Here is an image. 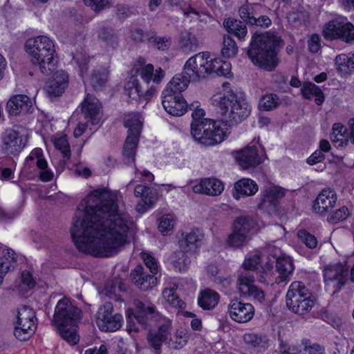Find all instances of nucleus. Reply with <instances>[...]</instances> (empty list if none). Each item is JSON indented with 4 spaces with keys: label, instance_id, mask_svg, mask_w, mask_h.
Segmentation results:
<instances>
[{
    "label": "nucleus",
    "instance_id": "obj_1",
    "mask_svg": "<svg viewBox=\"0 0 354 354\" xmlns=\"http://www.w3.org/2000/svg\"><path fill=\"white\" fill-rule=\"evenodd\" d=\"M129 216L105 189L93 190L77 207L71 234L77 248L95 257H109L127 242Z\"/></svg>",
    "mask_w": 354,
    "mask_h": 354
},
{
    "label": "nucleus",
    "instance_id": "obj_2",
    "mask_svg": "<svg viewBox=\"0 0 354 354\" xmlns=\"http://www.w3.org/2000/svg\"><path fill=\"white\" fill-rule=\"evenodd\" d=\"M213 105L218 106L224 116V126L233 127L247 119L251 113V106L246 102L243 93L240 95L229 90L226 93H218L211 97Z\"/></svg>",
    "mask_w": 354,
    "mask_h": 354
},
{
    "label": "nucleus",
    "instance_id": "obj_3",
    "mask_svg": "<svg viewBox=\"0 0 354 354\" xmlns=\"http://www.w3.org/2000/svg\"><path fill=\"white\" fill-rule=\"evenodd\" d=\"M81 309L73 306L67 297L59 300L55 308L52 322L62 337L71 345L79 342L76 332L81 320Z\"/></svg>",
    "mask_w": 354,
    "mask_h": 354
},
{
    "label": "nucleus",
    "instance_id": "obj_4",
    "mask_svg": "<svg viewBox=\"0 0 354 354\" xmlns=\"http://www.w3.org/2000/svg\"><path fill=\"white\" fill-rule=\"evenodd\" d=\"M279 43V39L274 35L256 32L250 42L248 57L255 65L272 71L277 64L276 48Z\"/></svg>",
    "mask_w": 354,
    "mask_h": 354
},
{
    "label": "nucleus",
    "instance_id": "obj_5",
    "mask_svg": "<svg viewBox=\"0 0 354 354\" xmlns=\"http://www.w3.org/2000/svg\"><path fill=\"white\" fill-rule=\"evenodd\" d=\"M24 49L31 62L37 65L41 73L49 74L55 66V41L46 35H39L27 39Z\"/></svg>",
    "mask_w": 354,
    "mask_h": 354
},
{
    "label": "nucleus",
    "instance_id": "obj_6",
    "mask_svg": "<svg viewBox=\"0 0 354 354\" xmlns=\"http://www.w3.org/2000/svg\"><path fill=\"white\" fill-rule=\"evenodd\" d=\"M205 111L194 110L192 113L191 133L194 139L205 146H212L223 142L227 136L226 131L221 126V122L204 118Z\"/></svg>",
    "mask_w": 354,
    "mask_h": 354
},
{
    "label": "nucleus",
    "instance_id": "obj_7",
    "mask_svg": "<svg viewBox=\"0 0 354 354\" xmlns=\"http://www.w3.org/2000/svg\"><path fill=\"white\" fill-rule=\"evenodd\" d=\"M232 65L227 61L214 57L209 52H202L191 57L185 64L186 72H192L194 77L203 79L207 75L216 74L229 77Z\"/></svg>",
    "mask_w": 354,
    "mask_h": 354
},
{
    "label": "nucleus",
    "instance_id": "obj_8",
    "mask_svg": "<svg viewBox=\"0 0 354 354\" xmlns=\"http://www.w3.org/2000/svg\"><path fill=\"white\" fill-rule=\"evenodd\" d=\"M124 126L128 129L122 155L124 163L135 162V155L143 127V118L138 113H129L124 116Z\"/></svg>",
    "mask_w": 354,
    "mask_h": 354
},
{
    "label": "nucleus",
    "instance_id": "obj_9",
    "mask_svg": "<svg viewBox=\"0 0 354 354\" xmlns=\"http://www.w3.org/2000/svg\"><path fill=\"white\" fill-rule=\"evenodd\" d=\"M256 225L255 221L249 216L236 218L233 222L232 232L227 238L228 245L234 248L245 246L252 239Z\"/></svg>",
    "mask_w": 354,
    "mask_h": 354
},
{
    "label": "nucleus",
    "instance_id": "obj_10",
    "mask_svg": "<svg viewBox=\"0 0 354 354\" xmlns=\"http://www.w3.org/2000/svg\"><path fill=\"white\" fill-rule=\"evenodd\" d=\"M135 310L129 309L127 316V330L131 333H138L139 328L136 326L133 319L144 330L148 327V322L153 318L156 319L158 313L153 305H146L145 303L137 301L135 302Z\"/></svg>",
    "mask_w": 354,
    "mask_h": 354
},
{
    "label": "nucleus",
    "instance_id": "obj_11",
    "mask_svg": "<svg viewBox=\"0 0 354 354\" xmlns=\"http://www.w3.org/2000/svg\"><path fill=\"white\" fill-rule=\"evenodd\" d=\"M322 35L326 40L351 43L354 41V26L346 18L333 19L324 26Z\"/></svg>",
    "mask_w": 354,
    "mask_h": 354
},
{
    "label": "nucleus",
    "instance_id": "obj_12",
    "mask_svg": "<svg viewBox=\"0 0 354 354\" xmlns=\"http://www.w3.org/2000/svg\"><path fill=\"white\" fill-rule=\"evenodd\" d=\"M183 90H163L162 104L165 110L174 116H181L187 112V103L184 99Z\"/></svg>",
    "mask_w": 354,
    "mask_h": 354
},
{
    "label": "nucleus",
    "instance_id": "obj_13",
    "mask_svg": "<svg viewBox=\"0 0 354 354\" xmlns=\"http://www.w3.org/2000/svg\"><path fill=\"white\" fill-rule=\"evenodd\" d=\"M1 151L6 154H17L25 147L26 139L14 129H8L2 134Z\"/></svg>",
    "mask_w": 354,
    "mask_h": 354
},
{
    "label": "nucleus",
    "instance_id": "obj_14",
    "mask_svg": "<svg viewBox=\"0 0 354 354\" xmlns=\"http://www.w3.org/2000/svg\"><path fill=\"white\" fill-rule=\"evenodd\" d=\"M348 272V268L342 263L330 266L324 271L326 285L339 290L347 280Z\"/></svg>",
    "mask_w": 354,
    "mask_h": 354
},
{
    "label": "nucleus",
    "instance_id": "obj_15",
    "mask_svg": "<svg viewBox=\"0 0 354 354\" xmlns=\"http://www.w3.org/2000/svg\"><path fill=\"white\" fill-rule=\"evenodd\" d=\"M171 323L167 320L161 324L157 330H150L148 332L147 339L149 345L156 350V354H160V351L163 342L167 344L169 337L171 336Z\"/></svg>",
    "mask_w": 354,
    "mask_h": 354
},
{
    "label": "nucleus",
    "instance_id": "obj_16",
    "mask_svg": "<svg viewBox=\"0 0 354 354\" xmlns=\"http://www.w3.org/2000/svg\"><path fill=\"white\" fill-rule=\"evenodd\" d=\"M229 314L233 320L240 323H246L254 317V308L251 304L243 303L237 299H234L231 301L229 306Z\"/></svg>",
    "mask_w": 354,
    "mask_h": 354
},
{
    "label": "nucleus",
    "instance_id": "obj_17",
    "mask_svg": "<svg viewBox=\"0 0 354 354\" xmlns=\"http://www.w3.org/2000/svg\"><path fill=\"white\" fill-rule=\"evenodd\" d=\"M81 111L84 118L93 125L97 124L101 118V104L98 99L88 94L81 104Z\"/></svg>",
    "mask_w": 354,
    "mask_h": 354
},
{
    "label": "nucleus",
    "instance_id": "obj_18",
    "mask_svg": "<svg viewBox=\"0 0 354 354\" xmlns=\"http://www.w3.org/2000/svg\"><path fill=\"white\" fill-rule=\"evenodd\" d=\"M32 109V101L26 95H14L6 104V110L12 116L31 113Z\"/></svg>",
    "mask_w": 354,
    "mask_h": 354
},
{
    "label": "nucleus",
    "instance_id": "obj_19",
    "mask_svg": "<svg viewBox=\"0 0 354 354\" xmlns=\"http://www.w3.org/2000/svg\"><path fill=\"white\" fill-rule=\"evenodd\" d=\"M130 279L134 285L139 289L147 291L157 283V278L149 274L141 265H138L131 270Z\"/></svg>",
    "mask_w": 354,
    "mask_h": 354
},
{
    "label": "nucleus",
    "instance_id": "obj_20",
    "mask_svg": "<svg viewBox=\"0 0 354 354\" xmlns=\"http://www.w3.org/2000/svg\"><path fill=\"white\" fill-rule=\"evenodd\" d=\"M133 71L138 73L141 79L146 83L153 82L159 84L165 76V72L161 68L154 69L151 64L139 62L133 67Z\"/></svg>",
    "mask_w": 354,
    "mask_h": 354
},
{
    "label": "nucleus",
    "instance_id": "obj_21",
    "mask_svg": "<svg viewBox=\"0 0 354 354\" xmlns=\"http://www.w3.org/2000/svg\"><path fill=\"white\" fill-rule=\"evenodd\" d=\"M136 197H142V202L137 205L136 210L141 214L145 213L148 209L152 207L158 200V194L155 190L150 187L138 185L134 189Z\"/></svg>",
    "mask_w": 354,
    "mask_h": 354
},
{
    "label": "nucleus",
    "instance_id": "obj_22",
    "mask_svg": "<svg viewBox=\"0 0 354 354\" xmlns=\"http://www.w3.org/2000/svg\"><path fill=\"white\" fill-rule=\"evenodd\" d=\"M336 201L335 192L331 189H324L317 196L313 209L315 213L324 215L335 206Z\"/></svg>",
    "mask_w": 354,
    "mask_h": 354
},
{
    "label": "nucleus",
    "instance_id": "obj_23",
    "mask_svg": "<svg viewBox=\"0 0 354 354\" xmlns=\"http://www.w3.org/2000/svg\"><path fill=\"white\" fill-rule=\"evenodd\" d=\"M239 164L244 169L255 167L261 163V159L255 146L246 147L237 153L236 156Z\"/></svg>",
    "mask_w": 354,
    "mask_h": 354
},
{
    "label": "nucleus",
    "instance_id": "obj_24",
    "mask_svg": "<svg viewBox=\"0 0 354 354\" xmlns=\"http://www.w3.org/2000/svg\"><path fill=\"white\" fill-rule=\"evenodd\" d=\"M284 195V189L277 186H270L265 190L263 198L259 207L261 209L270 207L271 209L277 211L279 201L282 198Z\"/></svg>",
    "mask_w": 354,
    "mask_h": 354
},
{
    "label": "nucleus",
    "instance_id": "obj_25",
    "mask_svg": "<svg viewBox=\"0 0 354 354\" xmlns=\"http://www.w3.org/2000/svg\"><path fill=\"white\" fill-rule=\"evenodd\" d=\"M222 182L216 178H205L193 187L195 193L204 194L209 196L220 195L223 191Z\"/></svg>",
    "mask_w": 354,
    "mask_h": 354
},
{
    "label": "nucleus",
    "instance_id": "obj_26",
    "mask_svg": "<svg viewBox=\"0 0 354 354\" xmlns=\"http://www.w3.org/2000/svg\"><path fill=\"white\" fill-rule=\"evenodd\" d=\"M166 3L174 9L180 10L185 20L189 21L201 20L202 13L186 2L185 0H166Z\"/></svg>",
    "mask_w": 354,
    "mask_h": 354
},
{
    "label": "nucleus",
    "instance_id": "obj_27",
    "mask_svg": "<svg viewBox=\"0 0 354 354\" xmlns=\"http://www.w3.org/2000/svg\"><path fill=\"white\" fill-rule=\"evenodd\" d=\"M201 80L199 77H194L192 72H186L185 66L183 71L175 75L167 84V88H187L189 85L194 86V83Z\"/></svg>",
    "mask_w": 354,
    "mask_h": 354
},
{
    "label": "nucleus",
    "instance_id": "obj_28",
    "mask_svg": "<svg viewBox=\"0 0 354 354\" xmlns=\"http://www.w3.org/2000/svg\"><path fill=\"white\" fill-rule=\"evenodd\" d=\"M276 270L279 273V275L276 278V283H280L286 281L294 270L292 260L290 257L281 255L280 253L278 256Z\"/></svg>",
    "mask_w": 354,
    "mask_h": 354
},
{
    "label": "nucleus",
    "instance_id": "obj_29",
    "mask_svg": "<svg viewBox=\"0 0 354 354\" xmlns=\"http://www.w3.org/2000/svg\"><path fill=\"white\" fill-rule=\"evenodd\" d=\"M234 189L233 196L236 199H239L241 196L254 195L258 191V185L250 178H242L234 184Z\"/></svg>",
    "mask_w": 354,
    "mask_h": 354
},
{
    "label": "nucleus",
    "instance_id": "obj_30",
    "mask_svg": "<svg viewBox=\"0 0 354 354\" xmlns=\"http://www.w3.org/2000/svg\"><path fill=\"white\" fill-rule=\"evenodd\" d=\"M203 237L199 230H192L179 241L180 248L187 252L195 251L201 246Z\"/></svg>",
    "mask_w": 354,
    "mask_h": 354
},
{
    "label": "nucleus",
    "instance_id": "obj_31",
    "mask_svg": "<svg viewBox=\"0 0 354 354\" xmlns=\"http://www.w3.org/2000/svg\"><path fill=\"white\" fill-rule=\"evenodd\" d=\"M36 321L21 319V324H18L17 321L14 328V335L16 338L20 341L28 340L36 329Z\"/></svg>",
    "mask_w": 354,
    "mask_h": 354
},
{
    "label": "nucleus",
    "instance_id": "obj_32",
    "mask_svg": "<svg viewBox=\"0 0 354 354\" xmlns=\"http://www.w3.org/2000/svg\"><path fill=\"white\" fill-rule=\"evenodd\" d=\"M337 70L343 76L354 72V52L338 55L335 58Z\"/></svg>",
    "mask_w": 354,
    "mask_h": 354
},
{
    "label": "nucleus",
    "instance_id": "obj_33",
    "mask_svg": "<svg viewBox=\"0 0 354 354\" xmlns=\"http://www.w3.org/2000/svg\"><path fill=\"white\" fill-rule=\"evenodd\" d=\"M330 140L337 148L343 147L348 142V133L346 128L341 123H335L333 125Z\"/></svg>",
    "mask_w": 354,
    "mask_h": 354
},
{
    "label": "nucleus",
    "instance_id": "obj_34",
    "mask_svg": "<svg viewBox=\"0 0 354 354\" xmlns=\"http://www.w3.org/2000/svg\"><path fill=\"white\" fill-rule=\"evenodd\" d=\"M218 294L210 289L201 291L198 298V305L204 310L213 309L218 304Z\"/></svg>",
    "mask_w": 354,
    "mask_h": 354
},
{
    "label": "nucleus",
    "instance_id": "obj_35",
    "mask_svg": "<svg viewBox=\"0 0 354 354\" xmlns=\"http://www.w3.org/2000/svg\"><path fill=\"white\" fill-rule=\"evenodd\" d=\"M169 261L174 268L180 272L186 271L191 262L187 252L181 249L171 254Z\"/></svg>",
    "mask_w": 354,
    "mask_h": 354
},
{
    "label": "nucleus",
    "instance_id": "obj_36",
    "mask_svg": "<svg viewBox=\"0 0 354 354\" xmlns=\"http://www.w3.org/2000/svg\"><path fill=\"white\" fill-rule=\"evenodd\" d=\"M223 24L229 32L240 39H243L247 35L246 26L239 20L230 18L225 20Z\"/></svg>",
    "mask_w": 354,
    "mask_h": 354
},
{
    "label": "nucleus",
    "instance_id": "obj_37",
    "mask_svg": "<svg viewBox=\"0 0 354 354\" xmlns=\"http://www.w3.org/2000/svg\"><path fill=\"white\" fill-rule=\"evenodd\" d=\"M179 44L184 50L190 52L196 49L198 41L193 33L189 30H185L180 33Z\"/></svg>",
    "mask_w": 354,
    "mask_h": 354
},
{
    "label": "nucleus",
    "instance_id": "obj_38",
    "mask_svg": "<svg viewBox=\"0 0 354 354\" xmlns=\"http://www.w3.org/2000/svg\"><path fill=\"white\" fill-rule=\"evenodd\" d=\"M265 252L267 254V261L264 266H262V269L265 272H267L273 269L274 265H277L278 256L280 254L281 250L273 245H268Z\"/></svg>",
    "mask_w": 354,
    "mask_h": 354
},
{
    "label": "nucleus",
    "instance_id": "obj_39",
    "mask_svg": "<svg viewBox=\"0 0 354 354\" xmlns=\"http://www.w3.org/2000/svg\"><path fill=\"white\" fill-rule=\"evenodd\" d=\"M244 342L254 348L265 349L268 346V339L265 335H257L254 333H246L243 335Z\"/></svg>",
    "mask_w": 354,
    "mask_h": 354
},
{
    "label": "nucleus",
    "instance_id": "obj_40",
    "mask_svg": "<svg viewBox=\"0 0 354 354\" xmlns=\"http://www.w3.org/2000/svg\"><path fill=\"white\" fill-rule=\"evenodd\" d=\"M122 317L120 314H115L106 321L99 324V328L103 331H115L122 326Z\"/></svg>",
    "mask_w": 354,
    "mask_h": 354
},
{
    "label": "nucleus",
    "instance_id": "obj_41",
    "mask_svg": "<svg viewBox=\"0 0 354 354\" xmlns=\"http://www.w3.org/2000/svg\"><path fill=\"white\" fill-rule=\"evenodd\" d=\"M239 292L243 297H252L254 299L259 302H262L265 299L263 291L254 284L250 286L244 284L240 288Z\"/></svg>",
    "mask_w": 354,
    "mask_h": 354
},
{
    "label": "nucleus",
    "instance_id": "obj_42",
    "mask_svg": "<svg viewBox=\"0 0 354 354\" xmlns=\"http://www.w3.org/2000/svg\"><path fill=\"white\" fill-rule=\"evenodd\" d=\"M109 72L107 70H103L102 72L95 71L91 77L84 79V81L88 85L93 87L102 86L108 80Z\"/></svg>",
    "mask_w": 354,
    "mask_h": 354
},
{
    "label": "nucleus",
    "instance_id": "obj_43",
    "mask_svg": "<svg viewBox=\"0 0 354 354\" xmlns=\"http://www.w3.org/2000/svg\"><path fill=\"white\" fill-rule=\"evenodd\" d=\"M310 307V296L308 297L297 298L295 304L291 308V310L297 314L304 317L306 315V319L308 318Z\"/></svg>",
    "mask_w": 354,
    "mask_h": 354
},
{
    "label": "nucleus",
    "instance_id": "obj_44",
    "mask_svg": "<svg viewBox=\"0 0 354 354\" xmlns=\"http://www.w3.org/2000/svg\"><path fill=\"white\" fill-rule=\"evenodd\" d=\"M238 47L234 40L230 36L223 37V47L221 53L223 57L230 58L236 55Z\"/></svg>",
    "mask_w": 354,
    "mask_h": 354
},
{
    "label": "nucleus",
    "instance_id": "obj_45",
    "mask_svg": "<svg viewBox=\"0 0 354 354\" xmlns=\"http://www.w3.org/2000/svg\"><path fill=\"white\" fill-rule=\"evenodd\" d=\"M280 103L279 97L275 94L263 95L259 100V106L261 109L270 111L277 108Z\"/></svg>",
    "mask_w": 354,
    "mask_h": 354
},
{
    "label": "nucleus",
    "instance_id": "obj_46",
    "mask_svg": "<svg viewBox=\"0 0 354 354\" xmlns=\"http://www.w3.org/2000/svg\"><path fill=\"white\" fill-rule=\"evenodd\" d=\"M257 6L246 4L239 9V15L241 18L246 23L253 24L256 22L257 13L255 8Z\"/></svg>",
    "mask_w": 354,
    "mask_h": 354
},
{
    "label": "nucleus",
    "instance_id": "obj_47",
    "mask_svg": "<svg viewBox=\"0 0 354 354\" xmlns=\"http://www.w3.org/2000/svg\"><path fill=\"white\" fill-rule=\"evenodd\" d=\"M68 74L64 71H57L54 73L52 80V87L64 88L68 86Z\"/></svg>",
    "mask_w": 354,
    "mask_h": 354
},
{
    "label": "nucleus",
    "instance_id": "obj_48",
    "mask_svg": "<svg viewBox=\"0 0 354 354\" xmlns=\"http://www.w3.org/2000/svg\"><path fill=\"white\" fill-rule=\"evenodd\" d=\"M254 273L257 274V271L243 268V270L239 276L237 281L239 291L240 288H242V286L244 284L247 285V286L253 285L255 279Z\"/></svg>",
    "mask_w": 354,
    "mask_h": 354
},
{
    "label": "nucleus",
    "instance_id": "obj_49",
    "mask_svg": "<svg viewBox=\"0 0 354 354\" xmlns=\"http://www.w3.org/2000/svg\"><path fill=\"white\" fill-rule=\"evenodd\" d=\"M113 304L110 302H107L100 307L96 314V322L97 326L103 321H106L109 317L113 315Z\"/></svg>",
    "mask_w": 354,
    "mask_h": 354
},
{
    "label": "nucleus",
    "instance_id": "obj_50",
    "mask_svg": "<svg viewBox=\"0 0 354 354\" xmlns=\"http://www.w3.org/2000/svg\"><path fill=\"white\" fill-rule=\"evenodd\" d=\"M54 145L55 148L59 150L64 158L70 159L71 150L68 140L64 136H61L54 140Z\"/></svg>",
    "mask_w": 354,
    "mask_h": 354
},
{
    "label": "nucleus",
    "instance_id": "obj_51",
    "mask_svg": "<svg viewBox=\"0 0 354 354\" xmlns=\"http://www.w3.org/2000/svg\"><path fill=\"white\" fill-rule=\"evenodd\" d=\"M349 214L348 209L342 206L328 217V221L331 223H337L346 219Z\"/></svg>",
    "mask_w": 354,
    "mask_h": 354
},
{
    "label": "nucleus",
    "instance_id": "obj_52",
    "mask_svg": "<svg viewBox=\"0 0 354 354\" xmlns=\"http://www.w3.org/2000/svg\"><path fill=\"white\" fill-rule=\"evenodd\" d=\"M187 342V336L183 331L180 333H176L175 335V340L172 339L169 336V342H167V345L169 347L179 349L183 347Z\"/></svg>",
    "mask_w": 354,
    "mask_h": 354
},
{
    "label": "nucleus",
    "instance_id": "obj_53",
    "mask_svg": "<svg viewBox=\"0 0 354 354\" xmlns=\"http://www.w3.org/2000/svg\"><path fill=\"white\" fill-rule=\"evenodd\" d=\"M21 319L37 320L35 313L27 306H23L18 309L17 324H21Z\"/></svg>",
    "mask_w": 354,
    "mask_h": 354
},
{
    "label": "nucleus",
    "instance_id": "obj_54",
    "mask_svg": "<svg viewBox=\"0 0 354 354\" xmlns=\"http://www.w3.org/2000/svg\"><path fill=\"white\" fill-rule=\"evenodd\" d=\"M88 59L89 58L86 53L76 54L74 56V60L80 68V74L82 77H84V74L88 69Z\"/></svg>",
    "mask_w": 354,
    "mask_h": 354
},
{
    "label": "nucleus",
    "instance_id": "obj_55",
    "mask_svg": "<svg viewBox=\"0 0 354 354\" xmlns=\"http://www.w3.org/2000/svg\"><path fill=\"white\" fill-rule=\"evenodd\" d=\"M261 254H254L245 259L243 264V268L252 270L253 271H257L258 266L261 263Z\"/></svg>",
    "mask_w": 354,
    "mask_h": 354
},
{
    "label": "nucleus",
    "instance_id": "obj_56",
    "mask_svg": "<svg viewBox=\"0 0 354 354\" xmlns=\"http://www.w3.org/2000/svg\"><path fill=\"white\" fill-rule=\"evenodd\" d=\"M174 226V221L169 216H163L161 218L158 224V229L162 233H167L170 231Z\"/></svg>",
    "mask_w": 354,
    "mask_h": 354
},
{
    "label": "nucleus",
    "instance_id": "obj_57",
    "mask_svg": "<svg viewBox=\"0 0 354 354\" xmlns=\"http://www.w3.org/2000/svg\"><path fill=\"white\" fill-rule=\"evenodd\" d=\"M84 4L95 11L101 10L109 4V0H83Z\"/></svg>",
    "mask_w": 354,
    "mask_h": 354
},
{
    "label": "nucleus",
    "instance_id": "obj_58",
    "mask_svg": "<svg viewBox=\"0 0 354 354\" xmlns=\"http://www.w3.org/2000/svg\"><path fill=\"white\" fill-rule=\"evenodd\" d=\"M291 287L295 290L298 298L307 297L306 295L308 292V289L301 282H294L291 284Z\"/></svg>",
    "mask_w": 354,
    "mask_h": 354
},
{
    "label": "nucleus",
    "instance_id": "obj_59",
    "mask_svg": "<svg viewBox=\"0 0 354 354\" xmlns=\"http://www.w3.org/2000/svg\"><path fill=\"white\" fill-rule=\"evenodd\" d=\"M321 39L317 33L311 34V53H315L321 49Z\"/></svg>",
    "mask_w": 354,
    "mask_h": 354
},
{
    "label": "nucleus",
    "instance_id": "obj_60",
    "mask_svg": "<svg viewBox=\"0 0 354 354\" xmlns=\"http://www.w3.org/2000/svg\"><path fill=\"white\" fill-rule=\"evenodd\" d=\"M297 298H298L297 293L295 290L292 289V287L290 286L286 293V306L289 309H291L295 304Z\"/></svg>",
    "mask_w": 354,
    "mask_h": 354
},
{
    "label": "nucleus",
    "instance_id": "obj_61",
    "mask_svg": "<svg viewBox=\"0 0 354 354\" xmlns=\"http://www.w3.org/2000/svg\"><path fill=\"white\" fill-rule=\"evenodd\" d=\"M146 266L149 269L151 274L154 275L158 272V264L155 259L152 257H148L145 259Z\"/></svg>",
    "mask_w": 354,
    "mask_h": 354
},
{
    "label": "nucleus",
    "instance_id": "obj_62",
    "mask_svg": "<svg viewBox=\"0 0 354 354\" xmlns=\"http://www.w3.org/2000/svg\"><path fill=\"white\" fill-rule=\"evenodd\" d=\"M21 281L23 283L27 285L29 288H33L35 286V281L31 273L28 271L25 270L21 273Z\"/></svg>",
    "mask_w": 354,
    "mask_h": 354
},
{
    "label": "nucleus",
    "instance_id": "obj_63",
    "mask_svg": "<svg viewBox=\"0 0 354 354\" xmlns=\"http://www.w3.org/2000/svg\"><path fill=\"white\" fill-rule=\"evenodd\" d=\"M169 301L174 307H177L180 309H183L186 307V304L178 297L174 295V293L169 295Z\"/></svg>",
    "mask_w": 354,
    "mask_h": 354
},
{
    "label": "nucleus",
    "instance_id": "obj_64",
    "mask_svg": "<svg viewBox=\"0 0 354 354\" xmlns=\"http://www.w3.org/2000/svg\"><path fill=\"white\" fill-rule=\"evenodd\" d=\"M84 354H107V348L105 345L102 344L98 348L95 346L86 350Z\"/></svg>",
    "mask_w": 354,
    "mask_h": 354
}]
</instances>
